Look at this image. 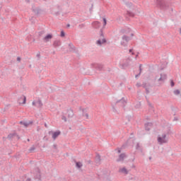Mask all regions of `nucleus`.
Returning <instances> with one entry per match:
<instances>
[{
  "label": "nucleus",
  "mask_w": 181,
  "mask_h": 181,
  "mask_svg": "<svg viewBox=\"0 0 181 181\" xmlns=\"http://www.w3.org/2000/svg\"><path fill=\"white\" fill-rule=\"evenodd\" d=\"M156 5L163 12H166L170 9V2L168 0H156Z\"/></svg>",
  "instance_id": "f257e3e1"
},
{
  "label": "nucleus",
  "mask_w": 181,
  "mask_h": 181,
  "mask_svg": "<svg viewBox=\"0 0 181 181\" xmlns=\"http://www.w3.org/2000/svg\"><path fill=\"white\" fill-rule=\"evenodd\" d=\"M157 141L160 145H163V144H168V140H166V134H163L162 136L160 135L158 136Z\"/></svg>",
  "instance_id": "f03ea898"
},
{
  "label": "nucleus",
  "mask_w": 181,
  "mask_h": 181,
  "mask_svg": "<svg viewBox=\"0 0 181 181\" xmlns=\"http://www.w3.org/2000/svg\"><path fill=\"white\" fill-rule=\"evenodd\" d=\"M31 11L35 13V16H39L40 13L43 12V10H42L40 7H36L35 6V4L32 5Z\"/></svg>",
  "instance_id": "7ed1b4c3"
},
{
  "label": "nucleus",
  "mask_w": 181,
  "mask_h": 181,
  "mask_svg": "<svg viewBox=\"0 0 181 181\" xmlns=\"http://www.w3.org/2000/svg\"><path fill=\"white\" fill-rule=\"evenodd\" d=\"M115 105H119L122 108H125V105H127V100H125V98H122L121 99L118 100Z\"/></svg>",
  "instance_id": "20e7f679"
},
{
  "label": "nucleus",
  "mask_w": 181,
  "mask_h": 181,
  "mask_svg": "<svg viewBox=\"0 0 181 181\" xmlns=\"http://www.w3.org/2000/svg\"><path fill=\"white\" fill-rule=\"evenodd\" d=\"M48 134L49 135H52V139H54V141H56L58 136L62 134V132H60L59 130H57L56 132L49 131Z\"/></svg>",
  "instance_id": "39448f33"
},
{
  "label": "nucleus",
  "mask_w": 181,
  "mask_h": 181,
  "mask_svg": "<svg viewBox=\"0 0 181 181\" xmlns=\"http://www.w3.org/2000/svg\"><path fill=\"white\" fill-rule=\"evenodd\" d=\"M52 39H53V34L49 33V34H47V35L43 38V42H45V43H47V42H49V40H52Z\"/></svg>",
  "instance_id": "423d86ee"
},
{
  "label": "nucleus",
  "mask_w": 181,
  "mask_h": 181,
  "mask_svg": "<svg viewBox=\"0 0 181 181\" xmlns=\"http://www.w3.org/2000/svg\"><path fill=\"white\" fill-rule=\"evenodd\" d=\"M91 66L93 69H95V70H99V71H101L103 70V64H92Z\"/></svg>",
  "instance_id": "0eeeda50"
},
{
  "label": "nucleus",
  "mask_w": 181,
  "mask_h": 181,
  "mask_svg": "<svg viewBox=\"0 0 181 181\" xmlns=\"http://www.w3.org/2000/svg\"><path fill=\"white\" fill-rule=\"evenodd\" d=\"M68 118H73L74 117V110L73 109L69 108L66 110Z\"/></svg>",
  "instance_id": "6e6552de"
},
{
  "label": "nucleus",
  "mask_w": 181,
  "mask_h": 181,
  "mask_svg": "<svg viewBox=\"0 0 181 181\" xmlns=\"http://www.w3.org/2000/svg\"><path fill=\"white\" fill-rule=\"evenodd\" d=\"M33 124V121H29V122H24V121H21L20 124L21 125H24L25 128H28L30 125H32Z\"/></svg>",
  "instance_id": "1a4fd4ad"
},
{
  "label": "nucleus",
  "mask_w": 181,
  "mask_h": 181,
  "mask_svg": "<svg viewBox=\"0 0 181 181\" xmlns=\"http://www.w3.org/2000/svg\"><path fill=\"white\" fill-rule=\"evenodd\" d=\"M152 127H153V124L152 122H147L144 124L146 131H151Z\"/></svg>",
  "instance_id": "9d476101"
},
{
  "label": "nucleus",
  "mask_w": 181,
  "mask_h": 181,
  "mask_svg": "<svg viewBox=\"0 0 181 181\" xmlns=\"http://www.w3.org/2000/svg\"><path fill=\"white\" fill-rule=\"evenodd\" d=\"M18 104H26V96L23 95V97L21 96L18 100Z\"/></svg>",
  "instance_id": "9b49d317"
},
{
  "label": "nucleus",
  "mask_w": 181,
  "mask_h": 181,
  "mask_svg": "<svg viewBox=\"0 0 181 181\" xmlns=\"http://www.w3.org/2000/svg\"><path fill=\"white\" fill-rule=\"evenodd\" d=\"M52 46L54 47H59V46H62V41L60 40H56L54 41Z\"/></svg>",
  "instance_id": "f8f14e48"
},
{
  "label": "nucleus",
  "mask_w": 181,
  "mask_h": 181,
  "mask_svg": "<svg viewBox=\"0 0 181 181\" xmlns=\"http://www.w3.org/2000/svg\"><path fill=\"white\" fill-rule=\"evenodd\" d=\"M125 158H127V155L124 153H121L119 156V158L117 159V162H123V160H124V159H125Z\"/></svg>",
  "instance_id": "ddd939ff"
},
{
  "label": "nucleus",
  "mask_w": 181,
  "mask_h": 181,
  "mask_svg": "<svg viewBox=\"0 0 181 181\" xmlns=\"http://www.w3.org/2000/svg\"><path fill=\"white\" fill-rule=\"evenodd\" d=\"M160 77L158 81H165V80H167L168 78V75L166 74H160Z\"/></svg>",
  "instance_id": "4468645a"
},
{
  "label": "nucleus",
  "mask_w": 181,
  "mask_h": 181,
  "mask_svg": "<svg viewBox=\"0 0 181 181\" xmlns=\"http://www.w3.org/2000/svg\"><path fill=\"white\" fill-rule=\"evenodd\" d=\"M93 27L95 28V29H99L100 28V26H101V23H100L99 21H94L93 23Z\"/></svg>",
  "instance_id": "2eb2a0df"
},
{
  "label": "nucleus",
  "mask_w": 181,
  "mask_h": 181,
  "mask_svg": "<svg viewBox=\"0 0 181 181\" xmlns=\"http://www.w3.org/2000/svg\"><path fill=\"white\" fill-rule=\"evenodd\" d=\"M15 136H16V132L10 133L7 136V139H9V141H11V139H13V138H15Z\"/></svg>",
  "instance_id": "dca6fc26"
},
{
  "label": "nucleus",
  "mask_w": 181,
  "mask_h": 181,
  "mask_svg": "<svg viewBox=\"0 0 181 181\" xmlns=\"http://www.w3.org/2000/svg\"><path fill=\"white\" fill-rule=\"evenodd\" d=\"M119 172H122V173H124V175H128V173H129L128 170H127V168L125 167L119 169Z\"/></svg>",
  "instance_id": "f3484780"
},
{
  "label": "nucleus",
  "mask_w": 181,
  "mask_h": 181,
  "mask_svg": "<svg viewBox=\"0 0 181 181\" xmlns=\"http://www.w3.org/2000/svg\"><path fill=\"white\" fill-rule=\"evenodd\" d=\"M42 176L40 175V169L37 168V173L35 175V179L41 180Z\"/></svg>",
  "instance_id": "a211bd4d"
},
{
  "label": "nucleus",
  "mask_w": 181,
  "mask_h": 181,
  "mask_svg": "<svg viewBox=\"0 0 181 181\" xmlns=\"http://www.w3.org/2000/svg\"><path fill=\"white\" fill-rule=\"evenodd\" d=\"M69 49H71L70 52H76V47H74V45L73 43L69 44Z\"/></svg>",
  "instance_id": "6ab92c4d"
},
{
  "label": "nucleus",
  "mask_w": 181,
  "mask_h": 181,
  "mask_svg": "<svg viewBox=\"0 0 181 181\" xmlns=\"http://www.w3.org/2000/svg\"><path fill=\"white\" fill-rule=\"evenodd\" d=\"M61 119L64 121V122H67V117H66V114H64V112L62 113Z\"/></svg>",
  "instance_id": "aec40b11"
},
{
  "label": "nucleus",
  "mask_w": 181,
  "mask_h": 181,
  "mask_svg": "<svg viewBox=\"0 0 181 181\" xmlns=\"http://www.w3.org/2000/svg\"><path fill=\"white\" fill-rule=\"evenodd\" d=\"M76 168H77V169H81V168H83V163H81L80 161H78L76 164Z\"/></svg>",
  "instance_id": "412c9836"
},
{
  "label": "nucleus",
  "mask_w": 181,
  "mask_h": 181,
  "mask_svg": "<svg viewBox=\"0 0 181 181\" xmlns=\"http://www.w3.org/2000/svg\"><path fill=\"white\" fill-rule=\"evenodd\" d=\"M122 69H125V67H128V66H129V62H128V60H127L126 62L122 64Z\"/></svg>",
  "instance_id": "4be33fe9"
},
{
  "label": "nucleus",
  "mask_w": 181,
  "mask_h": 181,
  "mask_svg": "<svg viewBox=\"0 0 181 181\" xmlns=\"http://www.w3.org/2000/svg\"><path fill=\"white\" fill-rule=\"evenodd\" d=\"M95 162L96 163H100V162H101V156H100V154H98L96 156Z\"/></svg>",
  "instance_id": "5701e85b"
},
{
  "label": "nucleus",
  "mask_w": 181,
  "mask_h": 181,
  "mask_svg": "<svg viewBox=\"0 0 181 181\" xmlns=\"http://www.w3.org/2000/svg\"><path fill=\"white\" fill-rule=\"evenodd\" d=\"M127 15H128V16H130V18H134V16H135V13L129 11H127Z\"/></svg>",
  "instance_id": "b1692460"
},
{
  "label": "nucleus",
  "mask_w": 181,
  "mask_h": 181,
  "mask_svg": "<svg viewBox=\"0 0 181 181\" xmlns=\"http://www.w3.org/2000/svg\"><path fill=\"white\" fill-rule=\"evenodd\" d=\"M141 107H142V104L141 103V102H137L135 105V108L139 109L141 108Z\"/></svg>",
  "instance_id": "393cba45"
},
{
  "label": "nucleus",
  "mask_w": 181,
  "mask_h": 181,
  "mask_svg": "<svg viewBox=\"0 0 181 181\" xmlns=\"http://www.w3.org/2000/svg\"><path fill=\"white\" fill-rule=\"evenodd\" d=\"M37 104L39 105V107L40 108H42L43 107V103H42V100L40 99H39L37 101Z\"/></svg>",
  "instance_id": "a878e982"
},
{
  "label": "nucleus",
  "mask_w": 181,
  "mask_h": 181,
  "mask_svg": "<svg viewBox=\"0 0 181 181\" xmlns=\"http://www.w3.org/2000/svg\"><path fill=\"white\" fill-rule=\"evenodd\" d=\"M122 40H126L127 42H128L129 40H130L129 37H128L127 35H123V36H122Z\"/></svg>",
  "instance_id": "bb28decb"
},
{
  "label": "nucleus",
  "mask_w": 181,
  "mask_h": 181,
  "mask_svg": "<svg viewBox=\"0 0 181 181\" xmlns=\"http://www.w3.org/2000/svg\"><path fill=\"white\" fill-rule=\"evenodd\" d=\"M125 5L128 7V8H131L134 4L129 1H127L125 3Z\"/></svg>",
  "instance_id": "cd10ccee"
},
{
  "label": "nucleus",
  "mask_w": 181,
  "mask_h": 181,
  "mask_svg": "<svg viewBox=\"0 0 181 181\" xmlns=\"http://www.w3.org/2000/svg\"><path fill=\"white\" fill-rule=\"evenodd\" d=\"M35 149H36V147H35V145L32 146V147L30 148V149L28 150L30 153H32V152H33V151H35Z\"/></svg>",
  "instance_id": "c85d7f7f"
},
{
  "label": "nucleus",
  "mask_w": 181,
  "mask_h": 181,
  "mask_svg": "<svg viewBox=\"0 0 181 181\" xmlns=\"http://www.w3.org/2000/svg\"><path fill=\"white\" fill-rule=\"evenodd\" d=\"M174 94L175 95H179V94H180V90H179V89H176L174 90Z\"/></svg>",
  "instance_id": "c756f323"
},
{
  "label": "nucleus",
  "mask_w": 181,
  "mask_h": 181,
  "mask_svg": "<svg viewBox=\"0 0 181 181\" xmlns=\"http://www.w3.org/2000/svg\"><path fill=\"white\" fill-rule=\"evenodd\" d=\"M103 28L107 25V18H103Z\"/></svg>",
  "instance_id": "7c9ffc66"
},
{
  "label": "nucleus",
  "mask_w": 181,
  "mask_h": 181,
  "mask_svg": "<svg viewBox=\"0 0 181 181\" xmlns=\"http://www.w3.org/2000/svg\"><path fill=\"white\" fill-rule=\"evenodd\" d=\"M142 147L141 146V145H139V143H137L136 145V151H139Z\"/></svg>",
  "instance_id": "2f4dec72"
},
{
  "label": "nucleus",
  "mask_w": 181,
  "mask_h": 181,
  "mask_svg": "<svg viewBox=\"0 0 181 181\" xmlns=\"http://www.w3.org/2000/svg\"><path fill=\"white\" fill-rule=\"evenodd\" d=\"M141 87H143V88H148V83H146V82H144L141 84Z\"/></svg>",
  "instance_id": "473e14b6"
},
{
  "label": "nucleus",
  "mask_w": 181,
  "mask_h": 181,
  "mask_svg": "<svg viewBox=\"0 0 181 181\" xmlns=\"http://www.w3.org/2000/svg\"><path fill=\"white\" fill-rule=\"evenodd\" d=\"M61 37H64L66 36V33H64V30H62L60 33Z\"/></svg>",
  "instance_id": "72a5a7b5"
},
{
  "label": "nucleus",
  "mask_w": 181,
  "mask_h": 181,
  "mask_svg": "<svg viewBox=\"0 0 181 181\" xmlns=\"http://www.w3.org/2000/svg\"><path fill=\"white\" fill-rule=\"evenodd\" d=\"M96 44H98L99 46H101L103 45L101 39H99L96 41Z\"/></svg>",
  "instance_id": "f704fd0d"
},
{
  "label": "nucleus",
  "mask_w": 181,
  "mask_h": 181,
  "mask_svg": "<svg viewBox=\"0 0 181 181\" xmlns=\"http://www.w3.org/2000/svg\"><path fill=\"white\" fill-rule=\"evenodd\" d=\"M45 33H46V32H45V30H42V31H40V32L38 33V35H39V36L40 37V36H42V35H45Z\"/></svg>",
  "instance_id": "c9c22d12"
},
{
  "label": "nucleus",
  "mask_w": 181,
  "mask_h": 181,
  "mask_svg": "<svg viewBox=\"0 0 181 181\" xmlns=\"http://www.w3.org/2000/svg\"><path fill=\"white\" fill-rule=\"evenodd\" d=\"M171 87H175V81L173 79L170 80Z\"/></svg>",
  "instance_id": "e433bc0d"
},
{
  "label": "nucleus",
  "mask_w": 181,
  "mask_h": 181,
  "mask_svg": "<svg viewBox=\"0 0 181 181\" xmlns=\"http://www.w3.org/2000/svg\"><path fill=\"white\" fill-rule=\"evenodd\" d=\"M87 114V111H86V109H82V115L84 117V115Z\"/></svg>",
  "instance_id": "4c0bfd02"
},
{
  "label": "nucleus",
  "mask_w": 181,
  "mask_h": 181,
  "mask_svg": "<svg viewBox=\"0 0 181 181\" xmlns=\"http://www.w3.org/2000/svg\"><path fill=\"white\" fill-rule=\"evenodd\" d=\"M100 37H104V33H103V29H100Z\"/></svg>",
  "instance_id": "58836bf2"
},
{
  "label": "nucleus",
  "mask_w": 181,
  "mask_h": 181,
  "mask_svg": "<svg viewBox=\"0 0 181 181\" xmlns=\"http://www.w3.org/2000/svg\"><path fill=\"white\" fill-rule=\"evenodd\" d=\"M120 33H122V34L127 33V30H125V29H124V28L121 29V30H120Z\"/></svg>",
  "instance_id": "ea45409f"
},
{
  "label": "nucleus",
  "mask_w": 181,
  "mask_h": 181,
  "mask_svg": "<svg viewBox=\"0 0 181 181\" xmlns=\"http://www.w3.org/2000/svg\"><path fill=\"white\" fill-rule=\"evenodd\" d=\"M78 28H80V29H83V28H86V24H80Z\"/></svg>",
  "instance_id": "a19ab883"
},
{
  "label": "nucleus",
  "mask_w": 181,
  "mask_h": 181,
  "mask_svg": "<svg viewBox=\"0 0 181 181\" xmlns=\"http://www.w3.org/2000/svg\"><path fill=\"white\" fill-rule=\"evenodd\" d=\"M145 90H146V94H149L151 92L149 91V88H145Z\"/></svg>",
  "instance_id": "79ce46f5"
},
{
  "label": "nucleus",
  "mask_w": 181,
  "mask_h": 181,
  "mask_svg": "<svg viewBox=\"0 0 181 181\" xmlns=\"http://www.w3.org/2000/svg\"><path fill=\"white\" fill-rule=\"evenodd\" d=\"M139 73L140 74L142 73V64L139 65Z\"/></svg>",
  "instance_id": "37998d69"
},
{
  "label": "nucleus",
  "mask_w": 181,
  "mask_h": 181,
  "mask_svg": "<svg viewBox=\"0 0 181 181\" xmlns=\"http://www.w3.org/2000/svg\"><path fill=\"white\" fill-rule=\"evenodd\" d=\"M106 42H107V39L103 38V39L102 40V45H104V43H105Z\"/></svg>",
  "instance_id": "c03bdc74"
},
{
  "label": "nucleus",
  "mask_w": 181,
  "mask_h": 181,
  "mask_svg": "<svg viewBox=\"0 0 181 181\" xmlns=\"http://www.w3.org/2000/svg\"><path fill=\"white\" fill-rule=\"evenodd\" d=\"M136 87L139 88V87H142V84H141V83H137L136 84Z\"/></svg>",
  "instance_id": "a18cd8bd"
},
{
  "label": "nucleus",
  "mask_w": 181,
  "mask_h": 181,
  "mask_svg": "<svg viewBox=\"0 0 181 181\" xmlns=\"http://www.w3.org/2000/svg\"><path fill=\"white\" fill-rule=\"evenodd\" d=\"M169 12H170V15H173L172 13H173V8H170Z\"/></svg>",
  "instance_id": "49530a36"
},
{
  "label": "nucleus",
  "mask_w": 181,
  "mask_h": 181,
  "mask_svg": "<svg viewBox=\"0 0 181 181\" xmlns=\"http://www.w3.org/2000/svg\"><path fill=\"white\" fill-rule=\"evenodd\" d=\"M43 139L44 141H49V137H47V136H45Z\"/></svg>",
  "instance_id": "de8ad7c7"
},
{
  "label": "nucleus",
  "mask_w": 181,
  "mask_h": 181,
  "mask_svg": "<svg viewBox=\"0 0 181 181\" xmlns=\"http://www.w3.org/2000/svg\"><path fill=\"white\" fill-rule=\"evenodd\" d=\"M115 151H117V153H121V148H117L115 149Z\"/></svg>",
  "instance_id": "09e8293b"
},
{
  "label": "nucleus",
  "mask_w": 181,
  "mask_h": 181,
  "mask_svg": "<svg viewBox=\"0 0 181 181\" xmlns=\"http://www.w3.org/2000/svg\"><path fill=\"white\" fill-rule=\"evenodd\" d=\"M36 56L38 58V60H40V52H38Z\"/></svg>",
  "instance_id": "8fccbe9b"
},
{
  "label": "nucleus",
  "mask_w": 181,
  "mask_h": 181,
  "mask_svg": "<svg viewBox=\"0 0 181 181\" xmlns=\"http://www.w3.org/2000/svg\"><path fill=\"white\" fill-rule=\"evenodd\" d=\"M126 119H127V121L129 122V121H131V117L127 116Z\"/></svg>",
  "instance_id": "3c124183"
},
{
  "label": "nucleus",
  "mask_w": 181,
  "mask_h": 181,
  "mask_svg": "<svg viewBox=\"0 0 181 181\" xmlns=\"http://www.w3.org/2000/svg\"><path fill=\"white\" fill-rule=\"evenodd\" d=\"M93 6H94V5L92 4L91 7L89 8V11H90V13L93 12Z\"/></svg>",
  "instance_id": "603ef678"
},
{
  "label": "nucleus",
  "mask_w": 181,
  "mask_h": 181,
  "mask_svg": "<svg viewBox=\"0 0 181 181\" xmlns=\"http://www.w3.org/2000/svg\"><path fill=\"white\" fill-rule=\"evenodd\" d=\"M139 151H140V152L143 153V155H145V153H144V148H142V147Z\"/></svg>",
  "instance_id": "864d4df0"
},
{
  "label": "nucleus",
  "mask_w": 181,
  "mask_h": 181,
  "mask_svg": "<svg viewBox=\"0 0 181 181\" xmlns=\"http://www.w3.org/2000/svg\"><path fill=\"white\" fill-rule=\"evenodd\" d=\"M112 109H113L114 112H117V109H115V105L112 106Z\"/></svg>",
  "instance_id": "5fc2aeb1"
},
{
  "label": "nucleus",
  "mask_w": 181,
  "mask_h": 181,
  "mask_svg": "<svg viewBox=\"0 0 181 181\" xmlns=\"http://www.w3.org/2000/svg\"><path fill=\"white\" fill-rule=\"evenodd\" d=\"M21 60H22V58H21V57H18L17 62H21Z\"/></svg>",
  "instance_id": "6e6d98bb"
},
{
  "label": "nucleus",
  "mask_w": 181,
  "mask_h": 181,
  "mask_svg": "<svg viewBox=\"0 0 181 181\" xmlns=\"http://www.w3.org/2000/svg\"><path fill=\"white\" fill-rule=\"evenodd\" d=\"M139 76H141V73H139L138 74H136L135 76V78H138V77H139Z\"/></svg>",
  "instance_id": "4d7b16f0"
},
{
  "label": "nucleus",
  "mask_w": 181,
  "mask_h": 181,
  "mask_svg": "<svg viewBox=\"0 0 181 181\" xmlns=\"http://www.w3.org/2000/svg\"><path fill=\"white\" fill-rule=\"evenodd\" d=\"M84 117H86V119H88V113H85Z\"/></svg>",
  "instance_id": "13d9d810"
},
{
  "label": "nucleus",
  "mask_w": 181,
  "mask_h": 181,
  "mask_svg": "<svg viewBox=\"0 0 181 181\" xmlns=\"http://www.w3.org/2000/svg\"><path fill=\"white\" fill-rule=\"evenodd\" d=\"M72 160H73V162H74L75 164H76V163L78 162V161H77V160H76V158H73Z\"/></svg>",
  "instance_id": "bf43d9fd"
},
{
  "label": "nucleus",
  "mask_w": 181,
  "mask_h": 181,
  "mask_svg": "<svg viewBox=\"0 0 181 181\" xmlns=\"http://www.w3.org/2000/svg\"><path fill=\"white\" fill-rule=\"evenodd\" d=\"M167 134H168V135H170V134H172V131H170V129H168Z\"/></svg>",
  "instance_id": "052dcab7"
},
{
  "label": "nucleus",
  "mask_w": 181,
  "mask_h": 181,
  "mask_svg": "<svg viewBox=\"0 0 181 181\" xmlns=\"http://www.w3.org/2000/svg\"><path fill=\"white\" fill-rule=\"evenodd\" d=\"M55 15H56V16H59V15H60V12L59 11L56 12Z\"/></svg>",
  "instance_id": "680f3d73"
},
{
  "label": "nucleus",
  "mask_w": 181,
  "mask_h": 181,
  "mask_svg": "<svg viewBox=\"0 0 181 181\" xmlns=\"http://www.w3.org/2000/svg\"><path fill=\"white\" fill-rule=\"evenodd\" d=\"M86 162H87L88 165L91 164V160H87Z\"/></svg>",
  "instance_id": "e2e57ef3"
},
{
  "label": "nucleus",
  "mask_w": 181,
  "mask_h": 181,
  "mask_svg": "<svg viewBox=\"0 0 181 181\" xmlns=\"http://www.w3.org/2000/svg\"><path fill=\"white\" fill-rule=\"evenodd\" d=\"M16 136L17 137V139H18V140L21 139V136H19L18 135V134H16Z\"/></svg>",
  "instance_id": "0e129e2a"
},
{
  "label": "nucleus",
  "mask_w": 181,
  "mask_h": 181,
  "mask_svg": "<svg viewBox=\"0 0 181 181\" xmlns=\"http://www.w3.org/2000/svg\"><path fill=\"white\" fill-rule=\"evenodd\" d=\"M173 121H179V119L177 118V117H174V119H173Z\"/></svg>",
  "instance_id": "69168bd1"
},
{
  "label": "nucleus",
  "mask_w": 181,
  "mask_h": 181,
  "mask_svg": "<svg viewBox=\"0 0 181 181\" xmlns=\"http://www.w3.org/2000/svg\"><path fill=\"white\" fill-rule=\"evenodd\" d=\"M148 87H152V86L151 85V83H147V88Z\"/></svg>",
  "instance_id": "338daca9"
},
{
  "label": "nucleus",
  "mask_w": 181,
  "mask_h": 181,
  "mask_svg": "<svg viewBox=\"0 0 181 181\" xmlns=\"http://www.w3.org/2000/svg\"><path fill=\"white\" fill-rule=\"evenodd\" d=\"M31 180H32V179L28 178L25 181H31Z\"/></svg>",
  "instance_id": "774afa93"
}]
</instances>
